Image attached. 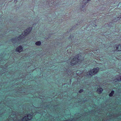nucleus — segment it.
<instances>
[{
	"label": "nucleus",
	"mask_w": 121,
	"mask_h": 121,
	"mask_svg": "<svg viewBox=\"0 0 121 121\" xmlns=\"http://www.w3.org/2000/svg\"><path fill=\"white\" fill-rule=\"evenodd\" d=\"M25 112L26 111V112H28V108L27 109H25Z\"/></svg>",
	"instance_id": "17"
},
{
	"label": "nucleus",
	"mask_w": 121,
	"mask_h": 121,
	"mask_svg": "<svg viewBox=\"0 0 121 121\" xmlns=\"http://www.w3.org/2000/svg\"><path fill=\"white\" fill-rule=\"evenodd\" d=\"M41 43L40 41H38L35 43V44L37 45H40L41 44Z\"/></svg>",
	"instance_id": "13"
},
{
	"label": "nucleus",
	"mask_w": 121,
	"mask_h": 121,
	"mask_svg": "<svg viewBox=\"0 0 121 121\" xmlns=\"http://www.w3.org/2000/svg\"><path fill=\"white\" fill-rule=\"evenodd\" d=\"M74 27H73L70 30H73L74 29Z\"/></svg>",
	"instance_id": "18"
},
{
	"label": "nucleus",
	"mask_w": 121,
	"mask_h": 121,
	"mask_svg": "<svg viewBox=\"0 0 121 121\" xmlns=\"http://www.w3.org/2000/svg\"><path fill=\"white\" fill-rule=\"evenodd\" d=\"M79 54H78L73 58L71 60L70 62L71 65H73L77 63L78 61H81V60L80 59V56H79Z\"/></svg>",
	"instance_id": "1"
},
{
	"label": "nucleus",
	"mask_w": 121,
	"mask_h": 121,
	"mask_svg": "<svg viewBox=\"0 0 121 121\" xmlns=\"http://www.w3.org/2000/svg\"><path fill=\"white\" fill-rule=\"evenodd\" d=\"M23 116H24V111H23Z\"/></svg>",
	"instance_id": "24"
},
{
	"label": "nucleus",
	"mask_w": 121,
	"mask_h": 121,
	"mask_svg": "<svg viewBox=\"0 0 121 121\" xmlns=\"http://www.w3.org/2000/svg\"><path fill=\"white\" fill-rule=\"evenodd\" d=\"M95 117H96V116H95Z\"/></svg>",
	"instance_id": "28"
},
{
	"label": "nucleus",
	"mask_w": 121,
	"mask_h": 121,
	"mask_svg": "<svg viewBox=\"0 0 121 121\" xmlns=\"http://www.w3.org/2000/svg\"><path fill=\"white\" fill-rule=\"evenodd\" d=\"M58 106H59L58 105H57L55 106H53V109L52 110L53 111L55 110L56 111H57V112H58L59 113V114L61 115L62 114L60 112V110L58 108Z\"/></svg>",
	"instance_id": "5"
},
{
	"label": "nucleus",
	"mask_w": 121,
	"mask_h": 121,
	"mask_svg": "<svg viewBox=\"0 0 121 121\" xmlns=\"http://www.w3.org/2000/svg\"><path fill=\"white\" fill-rule=\"evenodd\" d=\"M32 29V27H29L24 31V33L25 35H28Z\"/></svg>",
	"instance_id": "4"
},
{
	"label": "nucleus",
	"mask_w": 121,
	"mask_h": 121,
	"mask_svg": "<svg viewBox=\"0 0 121 121\" xmlns=\"http://www.w3.org/2000/svg\"><path fill=\"white\" fill-rule=\"evenodd\" d=\"M23 50L22 47L20 46L16 48V51L19 52H21Z\"/></svg>",
	"instance_id": "6"
},
{
	"label": "nucleus",
	"mask_w": 121,
	"mask_h": 121,
	"mask_svg": "<svg viewBox=\"0 0 121 121\" xmlns=\"http://www.w3.org/2000/svg\"><path fill=\"white\" fill-rule=\"evenodd\" d=\"M50 108V110H51V109H50V108Z\"/></svg>",
	"instance_id": "26"
},
{
	"label": "nucleus",
	"mask_w": 121,
	"mask_h": 121,
	"mask_svg": "<svg viewBox=\"0 0 121 121\" xmlns=\"http://www.w3.org/2000/svg\"><path fill=\"white\" fill-rule=\"evenodd\" d=\"M83 91V90L82 89H80L79 91V92L80 93H82Z\"/></svg>",
	"instance_id": "15"
},
{
	"label": "nucleus",
	"mask_w": 121,
	"mask_h": 121,
	"mask_svg": "<svg viewBox=\"0 0 121 121\" xmlns=\"http://www.w3.org/2000/svg\"><path fill=\"white\" fill-rule=\"evenodd\" d=\"M119 115V114H117L116 116H118Z\"/></svg>",
	"instance_id": "21"
},
{
	"label": "nucleus",
	"mask_w": 121,
	"mask_h": 121,
	"mask_svg": "<svg viewBox=\"0 0 121 121\" xmlns=\"http://www.w3.org/2000/svg\"><path fill=\"white\" fill-rule=\"evenodd\" d=\"M11 41H12L13 43H15L18 42L17 39L15 38H13L11 39Z\"/></svg>",
	"instance_id": "10"
},
{
	"label": "nucleus",
	"mask_w": 121,
	"mask_h": 121,
	"mask_svg": "<svg viewBox=\"0 0 121 121\" xmlns=\"http://www.w3.org/2000/svg\"><path fill=\"white\" fill-rule=\"evenodd\" d=\"M116 49L118 51H121V44H120L116 47Z\"/></svg>",
	"instance_id": "9"
},
{
	"label": "nucleus",
	"mask_w": 121,
	"mask_h": 121,
	"mask_svg": "<svg viewBox=\"0 0 121 121\" xmlns=\"http://www.w3.org/2000/svg\"><path fill=\"white\" fill-rule=\"evenodd\" d=\"M78 119L79 120H83V118H82L81 117V116H80L79 117Z\"/></svg>",
	"instance_id": "14"
},
{
	"label": "nucleus",
	"mask_w": 121,
	"mask_h": 121,
	"mask_svg": "<svg viewBox=\"0 0 121 121\" xmlns=\"http://www.w3.org/2000/svg\"><path fill=\"white\" fill-rule=\"evenodd\" d=\"M70 121H74V120H73H73H72Z\"/></svg>",
	"instance_id": "23"
},
{
	"label": "nucleus",
	"mask_w": 121,
	"mask_h": 121,
	"mask_svg": "<svg viewBox=\"0 0 121 121\" xmlns=\"http://www.w3.org/2000/svg\"><path fill=\"white\" fill-rule=\"evenodd\" d=\"M23 38V35L22 34L19 36L17 38L18 41H22V40Z\"/></svg>",
	"instance_id": "8"
},
{
	"label": "nucleus",
	"mask_w": 121,
	"mask_h": 121,
	"mask_svg": "<svg viewBox=\"0 0 121 121\" xmlns=\"http://www.w3.org/2000/svg\"><path fill=\"white\" fill-rule=\"evenodd\" d=\"M121 81V76H119L116 79V82Z\"/></svg>",
	"instance_id": "12"
},
{
	"label": "nucleus",
	"mask_w": 121,
	"mask_h": 121,
	"mask_svg": "<svg viewBox=\"0 0 121 121\" xmlns=\"http://www.w3.org/2000/svg\"><path fill=\"white\" fill-rule=\"evenodd\" d=\"M83 11H84L86 10L85 9H81Z\"/></svg>",
	"instance_id": "19"
},
{
	"label": "nucleus",
	"mask_w": 121,
	"mask_h": 121,
	"mask_svg": "<svg viewBox=\"0 0 121 121\" xmlns=\"http://www.w3.org/2000/svg\"><path fill=\"white\" fill-rule=\"evenodd\" d=\"M99 68L98 67H97L94 68L93 69L91 70L89 72V75H92L97 73L98 71Z\"/></svg>",
	"instance_id": "2"
},
{
	"label": "nucleus",
	"mask_w": 121,
	"mask_h": 121,
	"mask_svg": "<svg viewBox=\"0 0 121 121\" xmlns=\"http://www.w3.org/2000/svg\"><path fill=\"white\" fill-rule=\"evenodd\" d=\"M79 56L80 57V58H81V57L80 56V55H79ZM80 59L81 60H83V59H82H82ZM80 61V62H81V61Z\"/></svg>",
	"instance_id": "20"
},
{
	"label": "nucleus",
	"mask_w": 121,
	"mask_h": 121,
	"mask_svg": "<svg viewBox=\"0 0 121 121\" xmlns=\"http://www.w3.org/2000/svg\"><path fill=\"white\" fill-rule=\"evenodd\" d=\"M32 113L27 114L23 117V121H28L29 120H31L32 118Z\"/></svg>",
	"instance_id": "3"
},
{
	"label": "nucleus",
	"mask_w": 121,
	"mask_h": 121,
	"mask_svg": "<svg viewBox=\"0 0 121 121\" xmlns=\"http://www.w3.org/2000/svg\"><path fill=\"white\" fill-rule=\"evenodd\" d=\"M87 75H86V76H88V77H89V76H88V74H87Z\"/></svg>",
	"instance_id": "22"
},
{
	"label": "nucleus",
	"mask_w": 121,
	"mask_h": 121,
	"mask_svg": "<svg viewBox=\"0 0 121 121\" xmlns=\"http://www.w3.org/2000/svg\"><path fill=\"white\" fill-rule=\"evenodd\" d=\"M73 36H72V35H71L70 36V38L71 39V41H72V39L73 37Z\"/></svg>",
	"instance_id": "16"
},
{
	"label": "nucleus",
	"mask_w": 121,
	"mask_h": 121,
	"mask_svg": "<svg viewBox=\"0 0 121 121\" xmlns=\"http://www.w3.org/2000/svg\"><path fill=\"white\" fill-rule=\"evenodd\" d=\"M114 93V91H112L109 94V96L110 97H112Z\"/></svg>",
	"instance_id": "11"
},
{
	"label": "nucleus",
	"mask_w": 121,
	"mask_h": 121,
	"mask_svg": "<svg viewBox=\"0 0 121 121\" xmlns=\"http://www.w3.org/2000/svg\"><path fill=\"white\" fill-rule=\"evenodd\" d=\"M23 37H24V35H23ZM23 38H24L23 37Z\"/></svg>",
	"instance_id": "27"
},
{
	"label": "nucleus",
	"mask_w": 121,
	"mask_h": 121,
	"mask_svg": "<svg viewBox=\"0 0 121 121\" xmlns=\"http://www.w3.org/2000/svg\"><path fill=\"white\" fill-rule=\"evenodd\" d=\"M103 91V89L102 88H99L97 89V91L98 93L99 94H100L102 93Z\"/></svg>",
	"instance_id": "7"
},
{
	"label": "nucleus",
	"mask_w": 121,
	"mask_h": 121,
	"mask_svg": "<svg viewBox=\"0 0 121 121\" xmlns=\"http://www.w3.org/2000/svg\"><path fill=\"white\" fill-rule=\"evenodd\" d=\"M98 111H97V112H98Z\"/></svg>",
	"instance_id": "25"
}]
</instances>
